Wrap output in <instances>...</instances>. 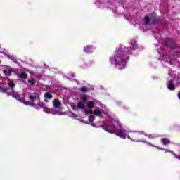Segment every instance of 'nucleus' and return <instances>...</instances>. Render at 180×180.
<instances>
[{
  "label": "nucleus",
  "instance_id": "f257e3e1",
  "mask_svg": "<svg viewBox=\"0 0 180 180\" xmlns=\"http://www.w3.org/2000/svg\"><path fill=\"white\" fill-rule=\"evenodd\" d=\"M137 49V41H134L129 47L124 48L123 51H118L117 55L110 58L111 63H115V66L117 67L118 70H124L126 68V63L129 60V57L126 56H130L133 50Z\"/></svg>",
  "mask_w": 180,
  "mask_h": 180
},
{
  "label": "nucleus",
  "instance_id": "f03ea898",
  "mask_svg": "<svg viewBox=\"0 0 180 180\" xmlns=\"http://www.w3.org/2000/svg\"><path fill=\"white\" fill-rule=\"evenodd\" d=\"M103 129L108 133H110V134H115V136H118L120 139H126V134H124L126 129L122 125H119V129L116 128L115 124L105 125Z\"/></svg>",
  "mask_w": 180,
  "mask_h": 180
},
{
  "label": "nucleus",
  "instance_id": "7ed1b4c3",
  "mask_svg": "<svg viewBox=\"0 0 180 180\" xmlns=\"http://www.w3.org/2000/svg\"><path fill=\"white\" fill-rule=\"evenodd\" d=\"M150 17H148L147 15L145 16V25H148V23H150V20L152 25H157V23H160V22H161V19L160 18H158L153 14H150Z\"/></svg>",
  "mask_w": 180,
  "mask_h": 180
},
{
  "label": "nucleus",
  "instance_id": "20e7f679",
  "mask_svg": "<svg viewBox=\"0 0 180 180\" xmlns=\"http://www.w3.org/2000/svg\"><path fill=\"white\" fill-rule=\"evenodd\" d=\"M163 41L165 43V46H166L167 49H170V50H174V49L178 47V45H176V44L173 41L171 38H165Z\"/></svg>",
  "mask_w": 180,
  "mask_h": 180
},
{
  "label": "nucleus",
  "instance_id": "39448f33",
  "mask_svg": "<svg viewBox=\"0 0 180 180\" xmlns=\"http://www.w3.org/2000/svg\"><path fill=\"white\" fill-rule=\"evenodd\" d=\"M12 96V98H14V99H16V101H19L20 99V94H19L18 92L11 91V93H8V96Z\"/></svg>",
  "mask_w": 180,
  "mask_h": 180
},
{
  "label": "nucleus",
  "instance_id": "423d86ee",
  "mask_svg": "<svg viewBox=\"0 0 180 180\" xmlns=\"http://www.w3.org/2000/svg\"><path fill=\"white\" fill-rule=\"evenodd\" d=\"M169 91H175V85H174V81L172 79L169 81V84L167 85Z\"/></svg>",
  "mask_w": 180,
  "mask_h": 180
},
{
  "label": "nucleus",
  "instance_id": "0eeeda50",
  "mask_svg": "<svg viewBox=\"0 0 180 180\" xmlns=\"http://www.w3.org/2000/svg\"><path fill=\"white\" fill-rule=\"evenodd\" d=\"M53 106L56 109H60L61 108V101L58 99H55L53 101Z\"/></svg>",
  "mask_w": 180,
  "mask_h": 180
},
{
  "label": "nucleus",
  "instance_id": "6e6552de",
  "mask_svg": "<svg viewBox=\"0 0 180 180\" xmlns=\"http://www.w3.org/2000/svg\"><path fill=\"white\" fill-rule=\"evenodd\" d=\"M161 143L164 146H168L169 144H171V140H169L168 138H162Z\"/></svg>",
  "mask_w": 180,
  "mask_h": 180
},
{
  "label": "nucleus",
  "instance_id": "1a4fd4ad",
  "mask_svg": "<svg viewBox=\"0 0 180 180\" xmlns=\"http://www.w3.org/2000/svg\"><path fill=\"white\" fill-rule=\"evenodd\" d=\"M0 92L7 94L8 95V93H11V91H9V87H0Z\"/></svg>",
  "mask_w": 180,
  "mask_h": 180
},
{
  "label": "nucleus",
  "instance_id": "9d476101",
  "mask_svg": "<svg viewBox=\"0 0 180 180\" xmlns=\"http://www.w3.org/2000/svg\"><path fill=\"white\" fill-rule=\"evenodd\" d=\"M96 116H98L99 117H103V115L102 114V112L99 110H94L93 112Z\"/></svg>",
  "mask_w": 180,
  "mask_h": 180
},
{
  "label": "nucleus",
  "instance_id": "9b49d317",
  "mask_svg": "<svg viewBox=\"0 0 180 180\" xmlns=\"http://www.w3.org/2000/svg\"><path fill=\"white\" fill-rule=\"evenodd\" d=\"M8 86H9L10 89H14L16 84L12 80H9L8 82Z\"/></svg>",
  "mask_w": 180,
  "mask_h": 180
},
{
  "label": "nucleus",
  "instance_id": "f8f14e48",
  "mask_svg": "<svg viewBox=\"0 0 180 180\" xmlns=\"http://www.w3.org/2000/svg\"><path fill=\"white\" fill-rule=\"evenodd\" d=\"M18 101L19 102H21V103H23L24 105H29V101H26V98H25V97H20V99Z\"/></svg>",
  "mask_w": 180,
  "mask_h": 180
},
{
  "label": "nucleus",
  "instance_id": "ddd939ff",
  "mask_svg": "<svg viewBox=\"0 0 180 180\" xmlns=\"http://www.w3.org/2000/svg\"><path fill=\"white\" fill-rule=\"evenodd\" d=\"M77 109H84L85 110V104H84V103H82V101H79L77 103Z\"/></svg>",
  "mask_w": 180,
  "mask_h": 180
},
{
  "label": "nucleus",
  "instance_id": "4468645a",
  "mask_svg": "<svg viewBox=\"0 0 180 180\" xmlns=\"http://www.w3.org/2000/svg\"><path fill=\"white\" fill-rule=\"evenodd\" d=\"M18 78H20L21 79H26L27 78V73L22 72L20 75H18Z\"/></svg>",
  "mask_w": 180,
  "mask_h": 180
},
{
  "label": "nucleus",
  "instance_id": "2eb2a0df",
  "mask_svg": "<svg viewBox=\"0 0 180 180\" xmlns=\"http://www.w3.org/2000/svg\"><path fill=\"white\" fill-rule=\"evenodd\" d=\"M94 106H95V103L93 101H89L87 103V108L89 109H94Z\"/></svg>",
  "mask_w": 180,
  "mask_h": 180
},
{
  "label": "nucleus",
  "instance_id": "dca6fc26",
  "mask_svg": "<svg viewBox=\"0 0 180 180\" xmlns=\"http://www.w3.org/2000/svg\"><path fill=\"white\" fill-rule=\"evenodd\" d=\"M44 98H46V99H53V94L50 92H46L44 94Z\"/></svg>",
  "mask_w": 180,
  "mask_h": 180
},
{
  "label": "nucleus",
  "instance_id": "f3484780",
  "mask_svg": "<svg viewBox=\"0 0 180 180\" xmlns=\"http://www.w3.org/2000/svg\"><path fill=\"white\" fill-rule=\"evenodd\" d=\"M84 113L85 115H92V113H94V111L92 110L84 108Z\"/></svg>",
  "mask_w": 180,
  "mask_h": 180
},
{
  "label": "nucleus",
  "instance_id": "a211bd4d",
  "mask_svg": "<svg viewBox=\"0 0 180 180\" xmlns=\"http://www.w3.org/2000/svg\"><path fill=\"white\" fill-rule=\"evenodd\" d=\"M91 48L89 46H87L84 48V53H89L91 51Z\"/></svg>",
  "mask_w": 180,
  "mask_h": 180
},
{
  "label": "nucleus",
  "instance_id": "6ab92c4d",
  "mask_svg": "<svg viewBox=\"0 0 180 180\" xmlns=\"http://www.w3.org/2000/svg\"><path fill=\"white\" fill-rule=\"evenodd\" d=\"M52 115H58L59 116H61V115H63L62 112H60V111L58 110H53L52 112H51Z\"/></svg>",
  "mask_w": 180,
  "mask_h": 180
},
{
  "label": "nucleus",
  "instance_id": "aec40b11",
  "mask_svg": "<svg viewBox=\"0 0 180 180\" xmlns=\"http://www.w3.org/2000/svg\"><path fill=\"white\" fill-rule=\"evenodd\" d=\"M81 92H83V94H86L88 92V88L86 86H83L80 89Z\"/></svg>",
  "mask_w": 180,
  "mask_h": 180
},
{
  "label": "nucleus",
  "instance_id": "412c9836",
  "mask_svg": "<svg viewBox=\"0 0 180 180\" xmlns=\"http://www.w3.org/2000/svg\"><path fill=\"white\" fill-rule=\"evenodd\" d=\"M29 98H30V101H31V102H34V101H36V96H34V95H30Z\"/></svg>",
  "mask_w": 180,
  "mask_h": 180
},
{
  "label": "nucleus",
  "instance_id": "4be33fe9",
  "mask_svg": "<svg viewBox=\"0 0 180 180\" xmlns=\"http://www.w3.org/2000/svg\"><path fill=\"white\" fill-rule=\"evenodd\" d=\"M94 120H95V116L94 115H89V122L90 123H92V122H94Z\"/></svg>",
  "mask_w": 180,
  "mask_h": 180
},
{
  "label": "nucleus",
  "instance_id": "5701e85b",
  "mask_svg": "<svg viewBox=\"0 0 180 180\" xmlns=\"http://www.w3.org/2000/svg\"><path fill=\"white\" fill-rule=\"evenodd\" d=\"M28 82L30 85H34V84H36V80L34 79H29Z\"/></svg>",
  "mask_w": 180,
  "mask_h": 180
},
{
  "label": "nucleus",
  "instance_id": "b1692460",
  "mask_svg": "<svg viewBox=\"0 0 180 180\" xmlns=\"http://www.w3.org/2000/svg\"><path fill=\"white\" fill-rule=\"evenodd\" d=\"M4 74H6V75H7V77H9V75H11V74H12V70H9L8 71L4 70Z\"/></svg>",
  "mask_w": 180,
  "mask_h": 180
},
{
  "label": "nucleus",
  "instance_id": "393cba45",
  "mask_svg": "<svg viewBox=\"0 0 180 180\" xmlns=\"http://www.w3.org/2000/svg\"><path fill=\"white\" fill-rule=\"evenodd\" d=\"M141 134H144V131L135 134V137H136L137 139H140V136H141Z\"/></svg>",
  "mask_w": 180,
  "mask_h": 180
},
{
  "label": "nucleus",
  "instance_id": "a878e982",
  "mask_svg": "<svg viewBox=\"0 0 180 180\" xmlns=\"http://www.w3.org/2000/svg\"><path fill=\"white\" fill-rule=\"evenodd\" d=\"M80 99H81L82 102H85V101H88V97L86 96H82L80 98Z\"/></svg>",
  "mask_w": 180,
  "mask_h": 180
},
{
  "label": "nucleus",
  "instance_id": "bb28decb",
  "mask_svg": "<svg viewBox=\"0 0 180 180\" xmlns=\"http://www.w3.org/2000/svg\"><path fill=\"white\" fill-rule=\"evenodd\" d=\"M39 107L41 108L42 109H45V110H49V108L45 107L44 105H39Z\"/></svg>",
  "mask_w": 180,
  "mask_h": 180
},
{
  "label": "nucleus",
  "instance_id": "cd10ccee",
  "mask_svg": "<svg viewBox=\"0 0 180 180\" xmlns=\"http://www.w3.org/2000/svg\"><path fill=\"white\" fill-rule=\"evenodd\" d=\"M27 106H31L32 108H33V107L35 106V105H34V103H32L28 101V105H27Z\"/></svg>",
  "mask_w": 180,
  "mask_h": 180
},
{
  "label": "nucleus",
  "instance_id": "c85d7f7f",
  "mask_svg": "<svg viewBox=\"0 0 180 180\" xmlns=\"http://www.w3.org/2000/svg\"><path fill=\"white\" fill-rule=\"evenodd\" d=\"M72 110H75V109H77V105H72Z\"/></svg>",
  "mask_w": 180,
  "mask_h": 180
},
{
  "label": "nucleus",
  "instance_id": "c756f323",
  "mask_svg": "<svg viewBox=\"0 0 180 180\" xmlns=\"http://www.w3.org/2000/svg\"><path fill=\"white\" fill-rule=\"evenodd\" d=\"M145 136H146V137H149V139H152V137H153V134H150V135L145 134Z\"/></svg>",
  "mask_w": 180,
  "mask_h": 180
},
{
  "label": "nucleus",
  "instance_id": "7c9ffc66",
  "mask_svg": "<svg viewBox=\"0 0 180 180\" xmlns=\"http://www.w3.org/2000/svg\"><path fill=\"white\" fill-rule=\"evenodd\" d=\"M72 116H77V114L72 112Z\"/></svg>",
  "mask_w": 180,
  "mask_h": 180
},
{
  "label": "nucleus",
  "instance_id": "2f4dec72",
  "mask_svg": "<svg viewBox=\"0 0 180 180\" xmlns=\"http://www.w3.org/2000/svg\"><path fill=\"white\" fill-rule=\"evenodd\" d=\"M178 98L180 100V92L178 94Z\"/></svg>",
  "mask_w": 180,
  "mask_h": 180
},
{
  "label": "nucleus",
  "instance_id": "473e14b6",
  "mask_svg": "<svg viewBox=\"0 0 180 180\" xmlns=\"http://www.w3.org/2000/svg\"><path fill=\"white\" fill-rule=\"evenodd\" d=\"M48 98H45L44 99V102H49V100H47Z\"/></svg>",
  "mask_w": 180,
  "mask_h": 180
},
{
  "label": "nucleus",
  "instance_id": "72a5a7b5",
  "mask_svg": "<svg viewBox=\"0 0 180 180\" xmlns=\"http://www.w3.org/2000/svg\"><path fill=\"white\" fill-rule=\"evenodd\" d=\"M158 148V150H164V148Z\"/></svg>",
  "mask_w": 180,
  "mask_h": 180
},
{
  "label": "nucleus",
  "instance_id": "f704fd0d",
  "mask_svg": "<svg viewBox=\"0 0 180 180\" xmlns=\"http://www.w3.org/2000/svg\"><path fill=\"white\" fill-rule=\"evenodd\" d=\"M178 160H180V156H176Z\"/></svg>",
  "mask_w": 180,
  "mask_h": 180
},
{
  "label": "nucleus",
  "instance_id": "c9c22d12",
  "mask_svg": "<svg viewBox=\"0 0 180 180\" xmlns=\"http://www.w3.org/2000/svg\"><path fill=\"white\" fill-rule=\"evenodd\" d=\"M177 54H179V52H177Z\"/></svg>",
  "mask_w": 180,
  "mask_h": 180
}]
</instances>
